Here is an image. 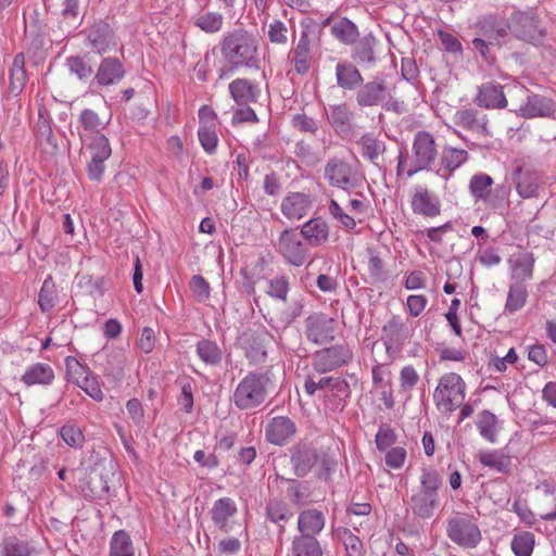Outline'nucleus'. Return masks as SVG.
Wrapping results in <instances>:
<instances>
[{"instance_id":"nucleus-1","label":"nucleus","mask_w":556,"mask_h":556,"mask_svg":"<svg viewBox=\"0 0 556 556\" xmlns=\"http://www.w3.org/2000/svg\"><path fill=\"white\" fill-rule=\"evenodd\" d=\"M219 47L226 63L218 68L219 79L230 78L241 67H258V40L252 33L241 28L229 31Z\"/></svg>"},{"instance_id":"nucleus-2","label":"nucleus","mask_w":556,"mask_h":556,"mask_svg":"<svg viewBox=\"0 0 556 556\" xmlns=\"http://www.w3.org/2000/svg\"><path fill=\"white\" fill-rule=\"evenodd\" d=\"M271 381L268 374H248L233 392V402L240 409L260 406L266 399Z\"/></svg>"},{"instance_id":"nucleus-3","label":"nucleus","mask_w":556,"mask_h":556,"mask_svg":"<svg viewBox=\"0 0 556 556\" xmlns=\"http://www.w3.org/2000/svg\"><path fill=\"white\" fill-rule=\"evenodd\" d=\"M466 396V383L455 372L444 374L434 389L433 401L441 413H452L462 406Z\"/></svg>"},{"instance_id":"nucleus-4","label":"nucleus","mask_w":556,"mask_h":556,"mask_svg":"<svg viewBox=\"0 0 556 556\" xmlns=\"http://www.w3.org/2000/svg\"><path fill=\"white\" fill-rule=\"evenodd\" d=\"M441 484L435 470H425L420 478V488L410 498L413 513L422 518H430L439 506L438 489Z\"/></svg>"},{"instance_id":"nucleus-5","label":"nucleus","mask_w":556,"mask_h":556,"mask_svg":"<svg viewBox=\"0 0 556 556\" xmlns=\"http://www.w3.org/2000/svg\"><path fill=\"white\" fill-rule=\"evenodd\" d=\"M80 138L89 155L87 162V174L89 179L101 181L105 172V162L112 154L109 139L103 134H81Z\"/></svg>"},{"instance_id":"nucleus-6","label":"nucleus","mask_w":556,"mask_h":556,"mask_svg":"<svg viewBox=\"0 0 556 556\" xmlns=\"http://www.w3.org/2000/svg\"><path fill=\"white\" fill-rule=\"evenodd\" d=\"M414 162L407 169V176L412 177L416 173L428 168L438 155L434 137L428 131H418L413 141Z\"/></svg>"},{"instance_id":"nucleus-7","label":"nucleus","mask_w":556,"mask_h":556,"mask_svg":"<svg viewBox=\"0 0 556 556\" xmlns=\"http://www.w3.org/2000/svg\"><path fill=\"white\" fill-rule=\"evenodd\" d=\"M446 533L452 542L466 548L476 547L482 539L478 525L465 517L451 519Z\"/></svg>"},{"instance_id":"nucleus-8","label":"nucleus","mask_w":556,"mask_h":556,"mask_svg":"<svg viewBox=\"0 0 556 556\" xmlns=\"http://www.w3.org/2000/svg\"><path fill=\"white\" fill-rule=\"evenodd\" d=\"M305 336L315 344H326L336 337L337 320L323 313H315L305 319Z\"/></svg>"},{"instance_id":"nucleus-9","label":"nucleus","mask_w":556,"mask_h":556,"mask_svg":"<svg viewBox=\"0 0 556 556\" xmlns=\"http://www.w3.org/2000/svg\"><path fill=\"white\" fill-rule=\"evenodd\" d=\"M510 29L517 38L534 46L542 43L545 37L540 21L535 16L523 12H517L513 15Z\"/></svg>"},{"instance_id":"nucleus-10","label":"nucleus","mask_w":556,"mask_h":556,"mask_svg":"<svg viewBox=\"0 0 556 556\" xmlns=\"http://www.w3.org/2000/svg\"><path fill=\"white\" fill-rule=\"evenodd\" d=\"M87 46L97 54L109 53L117 47L113 28L104 21L96 22L87 30Z\"/></svg>"},{"instance_id":"nucleus-11","label":"nucleus","mask_w":556,"mask_h":556,"mask_svg":"<svg viewBox=\"0 0 556 556\" xmlns=\"http://www.w3.org/2000/svg\"><path fill=\"white\" fill-rule=\"evenodd\" d=\"M278 251L293 266H302L307 257V249L300 235L293 229H286L278 239Z\"/></svg>"},{"instance_id":"nucleus-12","label":"nucleus","mask_w":556,"mask_h":556,"mask_svg":"<svg viewBox=\"0 0 556 556\" xmlns=\"http://www.w3.org/2000/svg\"><path fill=\"white\" fill-rule=\"evenodd\" d=\"M199 123L198 137L200 143L207 153H214L218 143L216 132L218 122L215 111L208 105L201 106L199 110Z\"/></svg>"},{"instance_id":"nucleus-13","label":"nucleus","mask_w":556,"mask_h":556,"mask_svg":"<svg viewBox=\"0 0 556 556\" xmlns=\"http://www.w3.org/2000/svg\"><path fill=\"white\" fill-rule=\"evenodd\" d=\"M351 358L352 353L349 349L336 345L317 351L313 356V367L316 371L324 374L346 364Z\"/></svg>"},{"instance_id":"nucleus-14","label":"nucleus","mask_w":556,"mask_h":556,"mask_svg":"<svg viewBox=\"0 0 556 556\" xmlns=\"http://www.w3.org/2000/svg\"><path fill=\"white\" fill-rule=\"evenodd\" d=\"M314 200L311 194L293 191L287 193L280 203L282 215L290 222L300 220L313 208Z\"/></svg>"},{"instance_id":"nucleus-15","label":"nucleus","mask_w":556,"mask_h":556,"mask_svg":"<svg viewBox=\"0 0 556 556\" xmlns=\"http://www.w3.org/2000/svg\"><path fill=\"white\" fill-rule=\"evenodd\" d=\"M354 178L352 166L341 159H331L325 166V179L332 187L348 191L355 186Z\"/></svg>"},{"instance_id":"nucleus-16","label":"nucleus","mask_w":556,"mask_h":556,"mask_svg":"<svg viewBox=\"0 0 556 556\" xmlns=\"http://www.w3.org/2000/svg\"><path fill=\"white\" fill-rule=\"evenodd\" d=\"M505 86L494 81H488L478 87L475 102L478 106L486 110L505 109L508 105V99L504 91Z\"/></svg>"},{"instance_id":"nucleus-17","label":"nucleus","mask_w":556,"mask_h":556,"mask_svg":"<svg viewBox=\"0 0 556 556\" xmlns=\"http://www.w3.org/2000/svg\"><path fill=\"white\" fill-rule=\"evenodd\" d=\"M410 206L415 214L426 217H434L440 214L441 204L433 193L426 187H416L410 200Z\"/></svg>"},{"instance_id":"nucleus-18","label":"nucleus","mask_w":556,"mask_h":556,"mask_svg":"<svg viewBox=\"0 0 556 556\" xmlns=\"http://www.w3.org/2000/svg\"><path fill=\"white\" fill-rule=\"evenodd\" d=\"M508 264L513 279L522 283L525 280L532 279L535 264L533 253L519 250L510 256Z\"/></svg>"},{"instance_id":"nucleus-19","label":"nucleus","mask_w":556,"mask_h":556,"mask_svg":"<svg viewBox=\"0 0 556 556\" xmlns=\"http://www.w3.org/2000/svg\"><path fill=\"white\" fill-rule=\"evenodd\" d=\"M238 508L230 497H222L214 502L211 517L214 525L223 532L231 530V519L237 515Z\"/></svg>"},{"instance_id":"nucleus-20","label":"nucleus","mask_w":556,"mask_h":556,"mask_svg":"<svg viewBox=\"0 0 556 556\" xmlns=\"http://www.w3.org/2000/svg\"><path fill=\"white\" fill-rule=\"evenodd\" d=\"M266 438L269 442L282 445L295 433V425L288 417H275L265 427Z\"/></svg>"},{"instance_id":"nucleus-21","label":"nucleus","mask_w":556,"mask_h":556,"mask_svg":"<svg viewBox=\"0 0 556 556\" xmlns=\"http://www.w3.org/2000/svg\"><path fill=\"white\" fill-rule=\"evenodd\" d=\"M125 76L123 63L115 58H104L96 73V80L101 86H110L119 83Z\"/></svg>"},{"instance_id":"nucleus-22","label":"nucleus","mask_w":556,"mask_h":556,"mask_svg":"<svg viewBox=\"0 0 556 556\" xmlns=\"http://www.w3.org/2000/svg\"><path fill=\"white\" fill-rule=\"evenodd\" d=\"M290 54L294 72L301 76L306 75L311 68L313 60L311 40L306 33L301 35L296 46L291 50Z\"/></svg>"},{"instance_id":"nucleus-23","label":"nucleus","mask_w":556,"mask_h":556,"mask_svg":"<svg viewBox=\"0 0 556 556\" xmlns=\"http://www.w3.org/2000/svg\"><path fill=\"white\" fill-rule=\"evenodd\" d=\"M324 25H330L332 37L343 45L350 46L355 43L359 36L357 26L345 17H328Z\"/></svg>"},{"instance_id":"nucleus-24","label":"nucleus","mask_w":556,"mask_h":556,"mask_svg":"<svg viewBox=\"0 0 556 556\" xmlns=\"http://www.w3.org/2000/svg\"><path fill=\"white\" fill-rule=\"evenodd\" d=\"M329 226L320 217L312 218L301 227V236L312 247H319L329 239Z\"/></svg>"},{"instance_id":"nucleus-25","label":"nucleus","mask_w":556,"mask_h":556,"mask_svg":"<svg viewBox=\"0 0 556 556\" xmlns=\"http://www.w3.org/2000/svg\"><path fill=\"white\" fill-rule=\"evenodd\" d=\"M324 514L315 508L305 509L298 517L299 535H313L316 538L325 527Z\"/></svg>"},{"instance_id":"nucleus-26","label":"nucleus","mask_w":556,"mask_h":556,"mask_svg":"<svg viewBox=\"0 0 556 556\" xmlns=\"http://www.w3.org/2000/svg\"><path fill=\"white\" fill-rule=\"evenodd\" d=\"M554 112L555 106L551 99L532 93L529 94L526 104L519 115L526 118L549 117L554 114Z\"/></svg>"},{"instance_id":"nucleus-27","label":"nucleus","mask_w":556,"mask_h":556,"mask_svg":"<svg viewBox=\"0 0 556 556\" xmlns=\"http://www.w3.org/2000/svg\"><path fill=\"white\" fill-rule=\"evenodd\" d=\"M21 380L27 387L35 384L49 386L54 380V370L49 364L35 363L26 368Z\"/></svg>"},{"instance_id":"nucleus-28","label":"nucleus","mask_w":556,"mask_h":556,"mask_svg":"<svg viewBox=\"0 0 556 556\" xmlns=\"http://www.w3.org/2000/svg\"><path fill=\"white\" fill-rule=\"evenodd\" d=\"M229 92L238 104H249L257 100L260 89L247 78H237L229 84Z\"/></svg>"},{"instance_id":"nucleus-29","label":"nucleus","mask_w":556,"mask_h":556,"mask_svg":"<svg viewBox=\"0 0 556 556\" xmlns=\"http://www.w3.org/2000/svg\"><path fill=\"white\" fill-rule=\"evenodd\" d=\"M479 463L500 473H507L511 467V457L503 450H486L478 454Z\"/></svg>"},{"instance_id":"nucleus-30","label":"nucleus","mask_w":556,"mask_h":556,"mask_svg":"<svg viewBox=\"0 0 556 556\" xmlns=\"http://www.w3.org/2000/svg\"><path fill=\"white\" fill-rule=\"evenodd\" d=\"M469 160V153L465 149L444 147L440 157V170L451 175Z\"/></svg>"},{"instance_id":"nucleus-31","label":"nucleus","mask_w":556,"mask_h":556,"mask_svg":"<svg viewBox=\"0 0 556 556\" xmlns=\"http://www.w3.org/2000/svg\"><path fill=\"white\" fill-rule=\"evenodd\" d=\"M539 180V175L534 170L519 168L515 174L516 188L522 198L538 195Z\"/></svg>"},{"instance_id":"nucleus-32","label":"nucleus","mask_w":556,"mask_h":556,"mask_svg":"<svg viewBox=\"0 0 556 556\" xmlns=\"http://www.w3.org/2000/svg\"><path fill=\"white\" fill-rule=\"evenodd\" d=\"M386 93L387 87L383 83L369 81L357 91L356 100L362 106H372L379 104Z\"/></svg>"},{"instance_id":"nucleus-33","label":"nucleus","mask_w":556,"mask_h":556,"mask_svg":"<svg viewBox=\"0 0 556 556\" xmlns=\"http://www.w3.org/2000/svg\"><path fill=\"white\" fill-rule=\"evenodd\" d=\"M453 122L458 127L466 130L486 132L485 117L479 118L478 112L475 109H463L455 112Z\"/></svg>"},{"instance_id":"nucleus-34","label":"nucleus","mask_w":556,"mask_h":556,"mask_svg":"<svg viewBox=\"0 0 556 556\" xmlns=\"http://www.w3.org/2000/svg\"><path fill=\"white\" fill-rule=\"evenodd\" d=\"M529 293L525 283L516 281L508 288L507 299L504 306L505 315H513L522 309L527 303Z\"/></svg>"},{"instance_id":"nucleus-35","label":"nucleus","mask_w":556,"mask_h":556,"mask_svg":"<svg viewBox=\"0 0 556 556\" xmlns=\"http://www.w3.org/2000/svg\"><path fill=\"white\" fill-rule=\"evenodd\" d=\"M336 76L338 86L343 89L353 90L363 83V76L359 71L353 64L348 62H340L337 64Z\"/></svg>"},{"instance_id":"nucleus-36","label":"nucleus","mask_w":556,"mask_h":556,"mask_svg":"<svg viewBox=\"0 0 556 556\" xmlns=\"http://www.w3.org/2000/svg\"><path fill=\"white\" fill-rule=\"evenodd\" d=\"M292 556H323V548L313 535H295L291 543Z\"/></svg>"},{"instance_id":"nucleus-37","label":"nucleus","mask_w":556,"mask_h":556,"mask_svg":"<svg viewBox=\"0 0 556 556\" xmlns=\"http://www.w3.org/2000/svg\"><path fill=\"white\" fill-rule=\"evenodd\" d=\"M193 25L206 34H216L223 29L224 16L216 11H206L193 17Z\"/></svg>"},{"instance_id":"nucleus-38","label":"nucleus","mask_w":556,"mask_h":556,"mask_svg":"<svg viewBox=\"0 0 556 556\" xmlns=\"http://www.w3.org/2000/svg\"><path fill=\"white\" fill-rule=\"evenodd\" d=\"M26 84L25 56L17 53L10 70V90L17 96Z\"/></svg>"},{"instance_id":"nucleus-39","label":"nucleus","mask_w":556,"mask_h":556,"mask_svg":"<svg viewBox=\"0 0 556 556\" xmlns=\"http://www.w3.org/2000/svg\"><path fill=\"white\" fill-rule=\"evenodd\" d=\"M497 424V417L489 410H482L476 421L480 435L490 443L496 441Z\"/></svg>"},{"instance_id":"nucleus-40","label":"nucleus","mask_w":556,"mask_h":556,"mask_svg":"<svg viewBox=\"0 0 556 556\" xmlns=\"http://www.w3.org/2000/svg\"><path fill=\"white\" fill-rule=\"evenodd\" d=\"M135 548L129 534L124 530L116 531L110 541L109 556H134Z\"/></svg>"},{"instance_id":"nucleus-41","label":"nucleus","mask_w":556,"mask_h":556,"mask_svg":"<svg viewBox=\"0 0 556 556\" xmlns=\"http://www.w3.org/2000/svg\"><path fill=\"white\" fill-rule=\"evenodd\" d=\"M348 384L338 377H324L315 381L312 377H307L304 382V390L308 395H313L317 390H337L344 391Z\"/></svg>"},{"instance_id":"nucleus-42","label":"nucleus","mask_w":556,"mask_h":556,"mask_svg":"<svg viewBox=\"0 0 556 556\" xmlns=\"http://www.w3.org/2000/svg\"><path fill=\"white\" fill-rule=\"evenodd\" d=\"M79 121L87 135L101 134V130L109 124L108 118L100 117L98 113L90 109H86L80 113Z\"/></svg>"},{"instance_id":"nucleus-43","label":"nucleus","mask_w":556,"mask_h":556,"mask_svg":"<svg viewBox=\"0 0 556 556\" xmlns=\"http://www.w3.org/2000/svg\"><path fill=\"white\" fill-rule=\"evenodd\" d=\"M197 354L207 365H218L223 357L219 346L210 340H201L197 344Z\"/></svg>"},{"instance_id":"nucleus-44","label":"nucleus","mask_w":556,"mask_h":556,"mask_svg":"<svg viewBox=\"0 0 556 556\" xmlns=\"http://www.w3.org/2000/svg\"><path fill=\"white\" fill-rule=\"evenodd\" d=\"M510 545L516 556H531L535 545V536L529 531L518 532L514 535Z\"/></svg>"},{"instance_id":"nucleus-45","label":"nucleus","mask_w":556,"mask_h":556,"mask_svg":"<svg viewBox=\"0 0 556 556\" xmlns=\"http://www.w3.org/2000/svg\"><path fill=\"white\" fill-rule=\"evenodd\" d=\"M505 88L507 90L506 93L508 94L513 105L511 111L516 112L517 114H520L530 94V91L518 81L507 84Z\"/></svg>"},{"instance_id":"nucleus-46","label":"nucleus","mask_w":556,"mask_h":556,"mask_svg":"<svg viewBox=\"0 0 556 556\" xmlns=\"http://www.w3.org/2000/svg\"><path fill=\"white\" fill-rule=\"evenodd\" d=\"M338 535L342 540L348 556H365V548L359 538L344 528L338 530Z\"/></svg>"},{"instance_id":"nucleus-47","label":"nucleus","mask_w":556,"mask_h":556,"mask_svg":"<svg viewBox=\"0 0 556 556\" xmlns=\"http://www.w3.org/2000/svg\"><path fill=\"white\" fill-rule=\"evenodd\" d=\"M29 546L26 542L10 536L3 540L1 544V556H28Z\"/></svg>"},{"instance_id":"nucleus-48","label":"nucleus","mask_w":556,"mask_h":556,"mask_svg":"<svg viewBox=\"0 0 556 556\" xmlns=\"http://www.w3.org/2000/svg\"><path fill=\"white\" fill-rule=\"evenodd\" d=\"M266 516L271 522L278 523L289 520L292 517V513L287 503L270 501L266 507Z\"/></svg>"},{"instance_id":"nucleus-49","label":"nucleus","mask_w":556,"mask_h":556,"mask_svg":"<svg viewBox=\"0 0 556 556\" xmlns=\"http://www.w3.org/2000/svg\"><path fill=\"white\" fill-rule=\"evenodd\" d=\"M492 178L489 175H475L470 180V191L478 199H486L491 193Z\"/></svg>"},{"instance_id":"nucleus-50","label":"nucleus","mask_w":556,"mask_h":556,"mask_svg":"<svg viewBox=\"0 0 556 556\" xmlns=\"http://www.w3.org/2000/svg\"><path fill=\"white\" fill-rule=\"evenodd\" d=\"M66 65L70 72L77 76L80 80L89 79L92 74V67L87 64L80 56H70L66 59Z\"/></svg>"},{"instance_id":"nucleus-51","label":"nucleus","mask_w":556,"mask_h":556,"mask_svg":"<svg viewBox=\"0 0 556 556\" xmlns=\"http://www.w3.org/2000/svg\"><path fill=\"white\" fill-rule=\"evenodd\" d=\"M375 39L372 37H365L356 47L354 59L359 63H371L375 61Z\"/></svg>"},{"instance_id":"nucleus-52","label":"nucleus","mask_w":556,"mask_h":556,"mask_svg":"<svg viewBox=\"0 0 556 556\" xmlns=\"http://www.w3.org/2000/svg\"><path fill=\"white\" fill-rule=\"evenodd\" d=\"M53 294H54V282H53L52 277L48 276L42 283V287L39 292V300H38L39 306L41 307V309L43 312H48L53 307V305H54Z\"/></svg>"},{"instance_id":"nucleus-53","label":"nucleus","mask_w":556,"mask_h":556,"mask_svg":"<svg viewBox=\"0 0 556 556\" xmlns=\"http://www.w3.org/2000/svg\"><path fill=\"white\" fill-rule=\"evenodd\" d=\"M66 376L74 383H78V380L84 379V376L90 374L88 367L81 365L74 356H67L65 358Z\"/></svg>"},{"instance_id":"nucleus-54","label":"nucleus","mask_w":556,"mask_h":556,"mask_svg":"<svg viewBox=\"0 0 556 556\" xmlns=\"http://www.w3.org/2000/svg\"><path fill=\"white\" fill-rule=\"evenodd\" d=\"M399 379L401 391L409 392L419 382V375L413 365H406L401 369Z\"/></svg>"},{"instance_id":"nucleus-55","label":"nucleus","mask_w":556,"mask_h":556,"mask_svg":"<svg viewBox=\"0 0 556 556\" xmlns=\"http://www.w3.org/2000/svg\"><path fill=\"white\" fill-rule=\"evenodd\" d=\"M268 39L274 45L285 46L288 42V28L281 21L275 20L268 25Z\"/></svg>"},{"instance_id":"nucleus-56","label":"nucleus","mask_w":556,"mask_h":556,"mask_svg":"<svg viewBox=\"0 0 556 556\" xmlns=\"http://www.w3.org/2000/svg\"><path fill=\"white\" fill-rule=\"evenodd\" d=\"M84 377V379L78 380L77 386L93 400L102 401L103 392L96 377H93L91 372Z\"/></svg>"},{"instance_id":"nucleus-57","label":"nucleus","mask_w":556,"mask_h":556,"mask_svg":"<svg viewBox=\"0 0 556 556\" xmlns=\"http://www.w3.org/2000/svg\"><path fill=\"white\" fill-rule=\"evenodd\" d=\"M60 434L64 442L72 447H79L85 440L81 430L74 425H65L61 428Z\"/></svg>"},{"instance_id":"nucleus-58","label":"nucleus","mask_w":556,"mask_h":556,"mask_svg":"<svg viewBox=\"0 0 556 556\" xmlns=\"http://www.w3.org/2000/svg\"><path fill=\"white\" fill-rule=\"evenodd\" d=\"M289 291V281L286 277L280 276L273 278L268 282L267 293L270 296L285 301Z\"/></svg>"},{"instance_id":"nucleus-59","label":"nucleus","mask_w":556,"mask_h":556,"mask_svg":"<svg viewBox=\"0 0 556 556\" xmlns=\"http://www.w3.org/2000/svg\"><path fill=\"white\" fill-rule=\"evenodd\" d=\"M406 460V450L402 446H393L386 451V465L392 469H400Z\"/></svg>"},{"instance_id":"nucleus-60","label":"nucleus","mask_w":556,"mask_h":556,"mask_svg":"<svg viewBox=\"0 0 556 556\" xmlns=\"http://www.w3.org/2000/svg\"><path fill=\"white\" fill-rule=\"evenodd\" d=\"M190 289L200 302L206 301L210 298V285L200 275H194L191 278Z\"/></svg>"},{"instance_id":"nucleus-61","label":"nucleus","mask_w":556,"mask_h":556,"mask_svg":"<svg viewBox=\"0 0 556 556\" xmlns=\"http://www.w3.org/2000/svg\"><path fill=\"white\" fill-rule=\"evenodd\" d=\"M367 270L374 279H379L383 274V261L374 249L367 250Z\"/></svg>"},{"instance_id":"nucleus-62","label":"nucleus","mask_w":556,"mask_h":556,"mask_svg":"<svg viewBox=\"0 0 556 556\" xmlns=\"http://www.w3.org/2000/svg\"><path fill=\"white\" fill-rule=\"evenodd\" d=\"M396 435L389 427H381L376 434V445L379 451H388L395 443Z\"/></svg>"},{"instance_id":"nucleus-63","label":"nucleus","mask_w":556,"mask_h":556,"mask_svg":"<svg viewBox=\"0 0 556 556\" xmlns=\"http://www.w3.org/2000/svg\"><path fill=\"white\" fill-rule=\"evenodd\" d=\"M428 304L427 296L422 294H410L406 300V307L412 317H418L422 314Z\"/></svg>"},{"instance_id":"nucleus-64","label":"nucleus","mask_w":556,"mask_h":556,"mask_svg":"<svg viewBox=\"0 0 556 556\" xmlns=\"http://www.w3.org/2000/svg\"><path fill=\"white\" fill-rule=\"evenodd\" d=\"M292 125L300 131L314 134L317 131V123L305 114H296L292 118Z\"/></svg>"}]
</instances>
